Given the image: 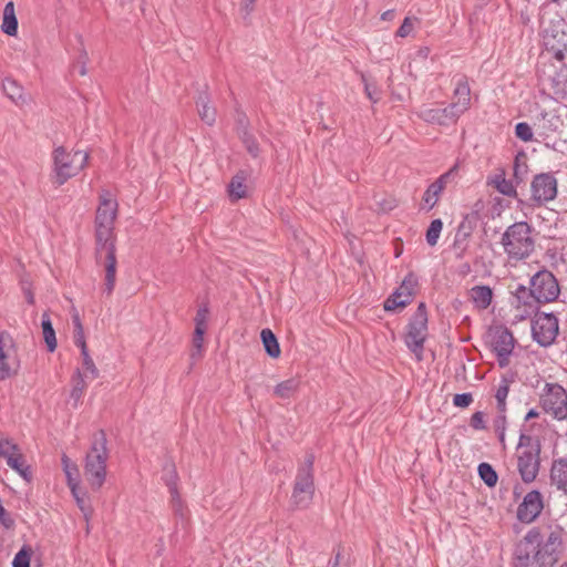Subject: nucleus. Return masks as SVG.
I'll use <instances>...</instances> for the list:
<instances>
[{"instance_id": "52", "label": "nucleus", "mask_w": 567, "mask_h": 567, "mask_svg": "<svg viewBox=\"0 0 567 567\" xmlns=\"http://www.w3.org/2000/svg\"><path fill=\"white\" fill-rule=\"evenodd\" d=\"M205 330L204 328H196L195 327V331H194V338H193V346L194 348H196L198 351L202 350L203 348V341H204V333H205Z\"/></svg>"}, {"instance_id": "25", "label": "nucleus", "mask_w": 567, "mask_h": 567, "mask_svg": "<svg viewBox=\"0 0 567 567\" xmlns=\"http://www.w3.org/2000/svg\"><path fill=\"white\" fill-rule=\"evenodd\" d=\"M420 117L431 124L452 125L445 107H424L420 111Z\"/></svg>"}, {"instance_id": "29", "label": "nucleus", "mask_w": 567, "mask_h": 567, "mask_svg": "<svg viewBox=\"0 0 567 567\" xmlns=\"http://www.w3.org/2000/svg\"><path fill=\"white\" fill-rule=\"evenodd\" d=\"M196 104L202 121H204L208 125H213L216 121V110L209 105L208 95L206 93L200 94L198 96Z\"/></svg>"}, {"instance_id": "37", "label": "nucleus", "mask_w": 567, "mask_h": 567, "mask_svg": "<svg viewBox=\"0 0 567 567\" xmlns=\"http://www.w3.org/2000/svg\"><path fill=\"white\" fill-rule=\"evenodd\" d=\"M509 392V381L502 379L495 393L496 405L498 412H506V399Z\"/></svg>"}, {"instance_id": "18", "label": "nucleus", "mask_w": 567, "mask_h": 567, "mask_svg": "<svg viewBox=\"0 0 567 567\" xmlns=\"http://www.w3.org/2000/svg\"><path fill=\"white\" fill-rule=\"evenodd\" d=\"M118 204L112 198L109 190H102L100 194V204L96 209L94 226H114L117 217Z\"/></svg>"}, {"instance_id": "55", "label": "nucleus", "mask_w": 567, "mask_h": 567, "mask_svg": "<svg viewBox=\"0 0 567 567\" xmlns=\"http://www.w3.org/2000/svg\"><path fill=\"white\" fill-rule=\"evenodd\" d=\"M515 297L518 301H522L526 297H530L529 289L524 286H518L515 291Z\"/></svg>"}, {"instance_id": "16", "label": "nucleus", "mask_w": 567, "mask_h": 567, "mask_svg": "<svg viewBox=\"0 0 567 567\" xmlns=\"http://www.w3.org/2000/svg\"><path fill=\"white\" fill-rule=\"evenodd\" d=\"M532 197L543 204L553 200L557 196V179L550 173H542L532 182Z\"/></svg>"}, {"instance_id": "58", "label": "nucleus", "mask_w": 567, "mask_h": 567, "mask_svg": "<svg viewBox=\"0 0 567 567\" xmlns=\"http://www.w3.org/2000/svg\"><path fill=\"white\" fill-rule=\"evenodd\" d=\"M537 416H538V412L536 410L532 409L527 412L525 420L528 421V420H532Z\"/></svg>"}, {"instance_id": "1", "label": "nucleus", "mask_w": 567, "mask_h": 567, "mask_svg": "<svg viewBox=\"0 0 567 567\" xmlns=\"http://www.w3.org/2000/svg\"><path fill=\"white\" fill-rule=\"evenodd\" d=\"M565 551L564 530L555 526L547 532L530 528L515 547L514 567H554Z\"/></svg>"}, {"instance_id": "10", "label": "nucleus", "mask_w": 567, "mask_h": 567, "mask_svg": "<svg viewBox=\"0 0 567 567\" xmlns=\"http://www.w3.org/2000/svg\"><path fill=\"white\" fill-rule=\"evenodd\" d=\"M544 411L557 420L567 417V392L557 383H546L540 396Z\"/></svg>"}, {"instance_id": "42", "label": "nucleus", "mask_w": 567, "mask_h": 567, "mask_svg": "<svg viewBox=\"0 0 567 567\" xmlns=\"http://www.w3.org/2000/svg\"><path fill=\"white\" fill-rule=\"evenodd\" d=\"M361 80L364 84V92H365V95L372 102V103H378L379 100H380V90L378 89V86L373 83H370L368 81V78L362 73L361 74Z\"/></svg>"}, {"instance_id": "30", "label": "nucleus", "mask_w": 567, "mask_h": 567, "mask_svg": "<svg viewBox=\"0 0 567 567\" xmlns=\"http://www.w3.org/2000/svg\"><path fill=\"white\" fill-rule=\"evenodd\" d=\"M63 472L66 476L68 486L74 491V485L80 484V473L76 463L72 462L68 455L63 454L61 457Z\"/></svg>"}, {"instance_id": "17", "label": "nucleus", "mask_w": 567, "mask_h": 567, "mask_svg": "<svg viewBox=\"0 0 567 567\" xmlns=\"http://www.w3.org/2000/svg\"><path fill=\"white\" fill-rule=\"evenodd\" d=\"M544 508L543 495L539 491L528 492L523 502L517 507V518L519 522L530 524L540 515Z\"/></svg>"}, {"instance_id": "11", "label": "nucleus", "mask_w": 567, "mask_h": 567, "mask_svg": "<svg viewBox=\"0 0 567 567\" xmlns=\"http://www.w3.org/2000/svg\"><path fill=\"white\" fill-rule=\"evenodd\" d=\"M558 329V319L553 313H538L532 323L533 338L542 347L554 343Z\"/></svg>"}, {"instance_id": "28", "label": "nucleus", "mask_w": 567, "mask_h": 567, "mask_svg": "<svg viewBox=\"0 0 567 567\" xmlns=\"http://www.w3.org/2000/svg\"><path fill=\"white\" fill-rule=\"evenodd\" d=\"M299 386L300 381L296 378H290L278 383L274 389V394L279 399L287 400L297 393Z\"/></svg>"}, {"instance_id": "23", "label": "nucleus", "mask_w": 567, "mask_h": 567, "mask_svg": "<svg viewBox=\"0 0 567 567\" xmlns=\"http://www.w3.org/2000/svg\"><path fill=\"white\" fill-rule=\"evenodd\" d=\"M497 192L508 197H516V187L512 181L507 179L504 169H498L488 181Z\"/></svg>"}, {"instance_id": "19", "label": "nucleus", "mask_w": 567, "mask_h": 567, "mask_svg": "<svg viewBox=\"0 0 567 567\" xmlns=\"http://www.w3.org/2000/svg\"><path fill=\"white\" fill-rule=\"evenodd\" d=\"M537 134L540 137H549L557 133L563 126V120L556 111H543L534 123Z\"/></svg>"}, {"instance_id": "51", "label": "nucleus", "mask_w": 567, "mask_h": 567, "mask_svg": "<svg viewBox=\"0 0 567 567\" xmlns=\"http://www.w3.org/2000/svg\"><path fill=\"white\" fill-rule=\"evenodd\" d=\"M535 447L530 435L522 433L517 445V452Z\"/></svg>"}, {"instance_id": "62", "label": "nucleus", "mask_w": 567, "mask_h": 567, "mask_svg": "<svg viewBox=\"0 0 567 567\" xmlns=\"http://www.w3.org/2000/svg\"><path fill=\"white\" fill-rule=\"evenodd\" d=\"M498 439L502 443H504L505 441V431H498Z\"/></svg>"}, {"instance_id": "26", "label": "nucleus", "mask_w": 567, "mask_h": 567, "mask_svg": "<svg viewBox=\"0 0 567 567\" xmlns=\"http://www.w3.org/2000/svg\"><path fill=\"white\" fill-rule=\"evenodd\" d=\"M1 30L3 33L11 37L18 33V20L16 17L14 4L12 1H9L4 6Z\"/></svg>"}, {"instance_id": "21", "label": "nucleus", "mask_w": 567, "mask_h": 567, "mask_svg": "<svg viewBox=\"0 0 567 567\" xmlns=\"http://www.w3.org/2000/svg\"><path fill=\"white\" fill-rule=\"evenodd\" d=\"M450 177H451V172H447V173L441 175L437 179H435V182H433L426 188V190L422 197V200L427 210H431L436 205Z\"/></svg>"}, {"instance_id": "50", "label": "nucleus", "mask_w": 567, "mask_h": 567, "mask_svg": "<svg viewBox=\"0 0 567 567\" xmlns=\"http://www.w3.org/2000/svg\"><path fill=\"white\" fill-rule=\"evenodd\" d=\"M412 30H413V20L411 18L406 17L403 20V23L398 29L396 35L401 37V38H405L411 33Z\"/></svg>"}, {"instance_id": "47", "label": "nucleus", "mask_w": 567, "mask_h": 567, "mask_svg": "<svg viewBox=\"0 0 567 567\" xmlns=\"http://www.w3.org/2000/svg\"><path fill=\"white\" fill-rule=\"evenodd\" d=\"M208 312L209 311H208L207 306L199 307V309L197 310V313L195 316V319H194L196 328L206 329Z\"/></svg>"}, {"instance_id": "54", "label": "nucleus", "mask_w": 567, "mask_h": 567, "mask_svg": "<svg viewBox=\"0 0 567 567\" xmlns=\"http://www.w3.org/2000/svg\"><path fill=\"white\" fill-rule=\"evenodd\" d=\"M495 431H505L506 429V415L505 412H498V415L494 420Z\"/></svg>"}, {"instance_id": "59", "label": "nucleus", "mask_w": 567, "mask_h": 567, "mask_svg": "<svg viewBox=\"0 0 567 567\" xmlns=\"http://www.w3.org/2000/svg\"><path fill=\"white\" fill-rule=\"evenodd\" d=\"M520 173V166L518 164V158L515 159L514 164V175L516 178H518V174Z\"/></svg>"}, {"instance_id": "6", "label": "nucleus", "mask_w": 567, "mask_h": 567, "mask_svg": "<svg viewBox=\"0 0 567 567\" xmlns=\"http://www.w3.org/2000/svg\"><path fill=\"white\" fill-rule=\"evenodd\" d=\"M313 463L315 455L309 453L306 455L305 462L298 467L291 495V502L296 507L306 508L313 498Z\"/></svg>"}, {"instance_id": "34", "label": "nucleus", "mask_w": 567, "mask_h": 567, "mask_svg": "<svg viewBox=\"0 0 567 567\" xmlns=\"http://www.w3.org/2000/svg\"><path fill=\"white\" fill-rule=\"evenodd\" d=\"M2 90L4 94L14 103L23 102V89L18 84L16 80L6 79L2 82Z\"/></svg>"}, {"instance_id": "60", "label": "nucleus", "mask_w": 567, "mask_h": 567, "mask_svg": "<svg viewBox=\"0 0 567 567\" xmlns=\"http://www.w3.org/2000/svg\"><path fill=\"white\" fill-rule=\"evenodd\" d=\"M393 13H394L393 10H388V11L383 12L381 18L383 20H389V19H391L393 17Z\"/></svg>"}, {"instance_id": "24", "label": "nucleus", "mask_w": 567, "mask_h": 567, "mask_svg": "<svg viewBox=\"0 0 567 567\" xmlns=\"http://www.w3.org/2000/svg\"><path fill=\"white\" fill-rule=\"evenodd\" d=\"M470 298L480 310H485L492 302L493 291L489 286L478 285L470 290Z\"/></svg>"}, {"instance_id": "39", "label": "nucleus", "mask_w": 567, "mask_h": 567, "mask_svg": "<svg viewBox=\"0 0 567 567\" xmlns=\"http://www.w3.org/2000/svg\"><path fill=\"white\" fill-rule=\"evenodd\" d=\"M442 228H443V223L440 218L437 219H433L426 230V235H425V238H426V243L430 245V246H435L437 244V240L440 238V235H441V231H442Z\"/></svg>"}, {"instance_id": "3", "label": "nucleus", "mask_w": 567, "mask_h": 567, "mask_svg": "<svg viewBox=\"0 0 567 567\" xmlns=\"http://www.w3.org/2000/svg\"><path fill=\"white\" fill-rule=\"evenodd\" d=\"M95 227V258L97 265L105 269L102 293L110 297L115 288L116 281V249L114 226Z\"/></svg>"}, {"instance_id": "2", "label": "nucleus", "mask_w": 567, "mask_h": 567, "mask_svg": "<svg viewBox=\"0 0 567 567\" xmlns=\"http://www.w3.org/2000/svg\"><path fill=\"white\" fill-rule=\"evenodd\" d=\"M536 230L527 221H516L508 226L501 237V245L509 261H522L535 251Z\"/></svg>"}, {"instance_id": "32", "label": "nucleus", "mask_w": 567, "mask_h": 567, "mask_svg": "<svg viewBox=\"0 0 567 567\" xmlns=\"http://www.w3.org/2000/svg\"><path fill=\"white\" fill-rule=\"evenodd\" d=\"M85 389L86 383L84 381V375L78 369L72 377V390L70 393V399L73 400L74 406H78V404L81 402Z\"/></svg>"}, {"instance_id": "22", "label": "nucleus", "mask_w": 567, "mask_h": 567, "mask_svg": "<svg viewBox=\"0 0 567 567\" xmlns=\"http://www.w3.org/2000/svg\"><path fill=\"white\" fill-rule=\"evenodd\" d=\"M550 480L557 489L567 494V460L559 458L554 461L550 470Z\"/></svg>"}, {"instance_id": "13", "label": "nucleus", "mask_w": 567, "mask_h": 567, "mask_svg": "<svg viewBox=\"0 0 567 567\" xmlns=\"http://www.w3.org/2000/svg\"><path fill=\"white\" fill-rule=\"evenodd\" d=\"M454 102L445 106L449 120L455 124L460 116L464 114L471 106V87L465 75L457 78L453 92Z\"/></svg>"}, {"instance_id": "27", "label": "nucleus", "mask_w": 567, "mask_h": 567, "mask_svg": "<svg viewBox=\"0 0 567 567\" xmlns=\"http://www.w3.org/2000/svg\"><path fill=\"white\" fill-rule=\"evenodd\" d=\"M41 327H42L43 340L47 344L48 351L54 352L58 343H56L55 331L53 329V326H52V322H51V319H50V316L48 312L42 313Z\"/></svg>"}, {"instance_id": "38", "label": "nucleus", "mask_w": 567, "mask_h": 567, "mask_svg": "<svg viewBox=\"0 0 567 567\" xmlns=\"http://www.w3.org/2000/svg\"><path fill=\"white\" fill-rule=\"evenodd\" d=\"M163 480L168 487L169 494L178 492L177 489V481L178 475L174 464H166L164 467V476Z\"/></svg>"}, {"instance_id": "53", "label": "nucleus", "mask_w": 567, "mask_h": 567, "mask_svg": "<svg viewBox=\"0 0 567 567\" xmlns=\"http://www.w3.org/2000/svg\"><path fill=\"white\" fill-rule=\"evenodd\" d=\"M74 344L80 348V350L87 349L85 337H84V329L82 330H74Z\"/></svg>"}, {"instance_id": "5", "label": "nucleus", "mask_w": 567, "mask_h": 567, "mask_svg": "<svg viewBox=\"0 0 567 567\" xmlns=\"http://www.w3.org/2000/svg\"><path fill=\"white\" fill-rule=\"evenodd\" d=\"M90 154L82 150H68L56 146L52 151V183L60 187L76 176L89 164Z\"/></svg>"}, {"instance_id": "7", "label": "nucleus", "mask_w": 567, "mask_h": 567, "mask_svg": "<svg viewBox=\"0 0 567 567\" xmlns=\"http://www.w3.org/2000/svg\"><path fill=\"white\" fill-rule=\"evenodd\" d=\"M406 328L405 346L415 354L417 360H422L424 343L427 337V311L424 302L419 303Z\"/></svg>"}, {"instance_id": "36", "label": "nucleus", "mask_w": 567, "mask_h": 567, "mask_svg": "<svg viewBox=\"0 0 567 567\" xmlns=\"http://www.w3.org/2000/svg\"><path fill=\"white\" fill-rule=\"evenodd\" d=\"M478 475L481 480L488 486L494 487L497 483L498 476L493 466L488 463H481L478 465Z\"/></svg>"}, {"instance_id": "41", "label": "nucleus", "mask_w": 567, "mask_h": 567, "mask_svg": "<svg viewBox=\"0 0 567 567\" xmlns=\"http://www.w3.org/2000/svg\"><path fill=\"white\" fill-rule=\"evenodd\" d=\"M241 141H243L247 152L252 157H258L260 150H259V145H258L255 136L247 130H244L241 133Z\"/></svg>"}, {"instance_id": "57", "label": "nucleus", "mask_w": 567, "mask_h": 567, "mask_svg": "<svg viewBox=\"0 0 567 567\" xmlns=\"http://www.w3.org/2000/svg\"><path fill=\"white\" fill-rule=\"evenodd\" d=\"M72 323H73V327H74V330H82L83 329V324L81 322V319H80V316L78 312H74L72 315Z\"/></svg>"}, {"instance_id": "20", "label": "nucleus", "mask_w": 567, "mask_h": 567, "mask_svg": "<svg viewBox=\"0 0 567 567\" xmlns=\"http://www.w3.org/2000/svg\"><path fill=\"white\" fill-rule=\"evenodd\" d=\"M14 343L11 336L0 332V380H6L11 375V360L14 354Z\"/></svg>"}, {"instance_id": "35", "label": "nucleus", "mask_w": 567, "mask_h": 567, "mask_svg": "<svg viewBox=\"0 0 567 567\" xmlns=\"http://www.w3.org/2000/svg\"><path fill=\"white\" fill-rule=\"evenodd\" d=\"M80 484L74 485V491L70 489L73 497L75 498L76 505L83 513L85 519L87 520L90 516L92 515V507L87 501L86 494L81 492Z\"/></svg>"}, {"instance_id": "14", "label": "nucleus", "mask_w": 567, "mask_h": 567, "mask_svg": "<svg viewBox=\"0 0 567 567\" xmlns=\"http://www.w3.org/2000/svg\"><path fill=\"white\" fill-rule=\"evenodd\" d=\"M417 278L412 272L408 274L399 288L384 301L385 311H394L398 308L406 307L415 293Z\"/></svg>"}, {"instance_id": "63", "label": "nucleus", "mask_w": 567, "mask_h": 567, "mask_svg": "<svg viewBox=\"0 0 567 567\" xmlns=\"http://www.w3.org/2000/svg\"><path fill=\"white\" fill-rule=\"evenodd\" d=\"M28 302H29V303H33V302H34V298H33V295H32V293H29V295H28Z\"/></svg>"}, {"instance_id": "56", "label": "nucleus", "mask_w": 567, "mask_h": 567, "mask_svg": "<svg viewBox=\"0 0 567 567\" xmlns=\"http://www.w3.org/2000/svg\"><path fill=\"white\" fill-rule=\"evenodd\" d=\"M256 0H241V10L245 11L246 16L250 14L254 9V2Z\"/></svg>"}, {"instance_id": "33", "label": "nucleus", "mask_w": 567, "mask_h": 567, "mask_svg": "<svg viewBox=\"0 0 567 567\" xmlns=\"http://www.w3.org/2000/svg\"><path fill=\"white\" fill-rule=\"evenodd\" d=\"M246 177L243 173L235 175L228 186L229 196L233 200L244 198L247 194V186L245 184Z\"/></svg>"}, {"instance_id": "4", "label": "nucleus", "mask_w": 567, "mask_h": 567, "mask_svg": "<svg viewBox=\"0 0 567 567\" xmlns=\"http://www.w3.org/2000/svg\"><path fill=\"white\" fill-rule=\"evenodd\" d=\"M107 460L106 434L100 430L93 434L90 450L84 460V476L93 491H99L105 483Z\"/></svg>"}, {"instance_id": "15", "label": "nucleus", "mask_w": 567, "mask_h": 567, "mask_svg": "<svg viewBox=\"0 0 567 567\" xmlns=\"http://www.w3.org/2000/svg\"><path fill=\"white\" fill-rule=\"evenodd\" d=\"M0 457L4 458L7 465L14 470L25 481L32 477L30 466L25 464L23 455L21 454L18 445L9 440L0 441Z\"/></svg>"}, {"instance_id": "12", "label": "nucleus", "mask_w": 567, "mask_h": 567, "mask_svg": "<svg viewBox=\"0 0 567 567\" xmlns=\"http://www.w3.org/2000/svg\"><path fill=\"white\" fill-rule=\"evenodd\" d=\"M540 444L535 447L517 452V471L522 481L526 484L533 483L540 468Z\"/></svg>"}, {"instance_id": "9", "label": "nucleus", "mask_w": 567, "mask_h": 567, "mask_svg": "<svg viewBox=\"0 0 567 567\" xmlns=\"http://www.w3.org/2000/svg\"><path fill=\"white\" fill-rule=\"evenodd\" d=\"M559 292L556 277L547 269L537 271L530 278L529 293L537 302H551L558 298Z\"/></svg>"}, {"instance_id": "8", "label": "nucleus", "mask_w": 567, "mask_h": 567, "mask_svg": "<svg viewBox=\"0 0 567 567\" xmlns=\"http://www.w3.org/2000/svg\"><path fill=\"white\" fill-rule=\"evenodd\" d=\"M487 342L497 358L498 365L506 368L509 364V357L515 347V339L512 332L504 326L489 328Z\"/></svg>"}, {"instance_id": "40", "label": "nucleus", "mask_w": 567, "mask_h": 567, "mask_svg": "<svg viewBox=\"0 0 567 567\" xmlns=\"http://www.w3.org/2000/svg\"><path fill=\"white\" fill-rule=\"evenodd\" d=\"M32 549L30 546L24 545L14 556L13 567H30Z\"/></svg>"}, {"instance_id": "43", "label": "nucleus", "mask_w": 567, "mask_h": 567, "mask_svg": "<svg viewBox=\"0 0 567 567\" xmlns=\"http://www.w3.org/2000/svg\"><path fill=\"white\" fill-rule=\"evenodd\" d=\"M81 355H82V364H83V368L85 369V372L89 373L92 379H96L99 377V370L95 367L94 361L92 360V358L89 353V349L82 350Z\"/></svg>"}, {"instance_id": "45", "label": "nucleus", "mask_w": 567, "mask_h": 567, "mask_svg": "<svg viewBox=\"0 0 567 567\" xmlns=\"http://www.w3.org/2000/svg\"><path fill=\"white\" fill-rule=\"evenodd\" d=\"M327 567H350L340 546L333 550V556L329 559Z\"/></svg>"}, {"instance_id": "44", "label": "nucleus", "mask_w": 567, "mask_h": 567, "mask_svg": "<svg viewBox=\"0 0 567 567\" xmlns=\"http://www.w3.org/2000/svg\"><path fill=\"white\" fill-rule=\"evenodd\" d=\"M515 135L523 142H530L533 140V130L526 122H519L515 126Z\"/></svg>"}, {"instance_id": "46", "label": "nucleus", "mask_w": 567, "mask_h": 567, "mask_svg": "<svg viewBox=\"0 0 567 567\" xmlns=\"http://www.w3.org/2000/svg\"><path fill=\"white\" fill-rule=\"evenodd\" d=\"M473 402V395L470 392L455 394L453 404L457 408H467Z\"/></svg>"}, {"instance_id": "31", "label": "nucleus", "mask_w": 567, "mask_h": 567, "mask_svg": "<svg viewBox=\"0 0 567 567\" xmlns=\"http://www.w3.org/2000/svg\"><path fill=\"white\" fill-rule=\"evenodd\" d=\"M260 338L266 353L271 358H278L280 355V347L275 333L266 328L261 330Z\"/></svg>"}, {"instance_id": "61", "label": "nucleus", "mask_w": 567, "mask_h": 567, "mask_svg": "<svg viewBox=\"0 0 567 567\" xmlns=\"http://www.w3.org/2000/svg\"><path fill=\"white\" fill-rule=\"evenodd\" d=\"M86 66H85V61L82 62V64L79 66V74L80 75H85L86 74Z\"/></svg>"}, {"instance_id": "48", "label": "nucleus", "mask_w": 567, "mask_h": 567, "mask_svg": "<svg viewBox=\"0 0 567 567\" xmlns=\"http://www.w3.org/2000/svg\"><path fill=\"white\" fill-rule=\"evenodd\" d=\"M171 504L175 514L184 517V504L178 492L171 494Z\"/></svg>"}, {"instance_id": "64", "label": "nucleus", "mask_w": 567, "mask_h": 567, "mask_svg": "<svg viewBox=\"0 0 567 567\" xmlns=\"http://www.w3.org/2000/svg\"><path fill=\"white\" fill-rule=\"evenodd\" d=\"M560 567H567V563H565V564L560 565Z\"/></svg>"}, {"instance_id": "49", "label": "nucleus", "mask_w": 567, "mask_h": 567, "mask_svg": "<svg viewBox=\"0 0 567 567\" xmlns=\"http://www.w3.org/2000/svg\"><path fill=\"white\" fill-rule=\"evenodd\" d=\"M470 425L474 430H484L486 427V424L484 421V413L481 411L475 412L471 417Z\"/></svg>"}]
</instances>
